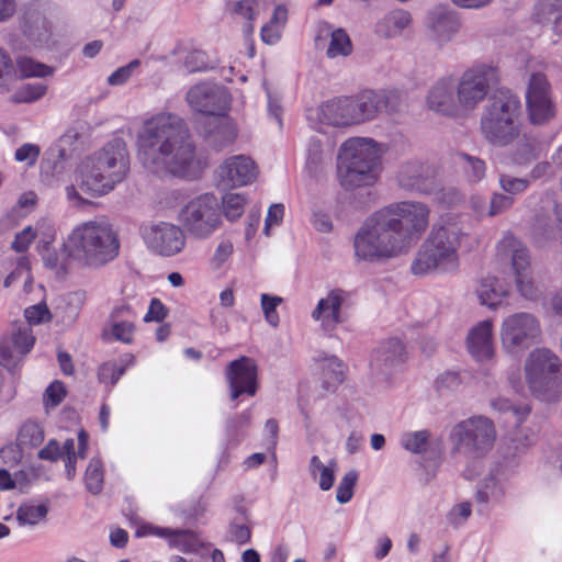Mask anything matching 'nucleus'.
<instances>
[{
	"instance_id": "1",
	"label": "nucleus",
	"mask_w": 562,
	"mask_h": 562,
	"mask_svg": "<svg viewBox=\"0 0 562 562\" xmlns=\"http://www.w3.org/2000/svg\"><path fill=\"white\" fill-rule=\"evenodd\" d=\"M136 147L140 164L151 173L186 178L199 170L190 131L177 114L162 111L144 119Z\"/></svg>"
},
{
	"instance_id": "2",
	"label": "nucleus",
	"mask_w": 562,
	"mask_h": 562,
	"mask_svg": "<svg viewBox=\"0 0 562 562\" xmlns=\"http://www.w3.org/2000/svg\"><path fill=\"white\" fill-rule=\"evenodd\" d=\"M428 225V213H371L353 235L355 259L383 263L406 255Z\"/></svg>"
},
{
	"instance_id": "3",
	"label": "nucleus",
	"mask_w": 562,
	"mask_h": 562,
	"mask_svg": "<svg viewBox=\"0 0 562 562\" xmlns=\"http://www.w3.org/2000/svg\"><path fill=\"white\" fill-rule=\"evenodd\" d=\"M469 238L460 217L442 213L411 265L415 276L453 274L460 268L459 248Z\"/></svg>"
},
{
	"instance_id": "4",
	"label": "nucleus",
	"mask_w": 562,
	"mask_h": 562,
	"mask_svg": "<svg viewBox=\"0 0 562 562\" xmlns=\"http://www.w3.org/2000/svg\"><path fill=\"white\" fill-rule=\"evenodd\" d=\"M389 145L369 136H351L337 151L336 176L348 190L375 184L383 170Z\"/></svg>"
},
{
	"instance_id": "5",
	"label": "nucleus",
	"mask_w": 562,
	"mask_h": 562,
	"mask_svg": "<svg viewBox=\"0 0 562 562\" xmlns=\"http://www.w3.org/2000/svg\"><path fill=\"white\" fill-rule=\"evenodd\" d=\"M128 169L126 144L122 138H113L79 162L75 171V181L82 191L92 196H101L121 183Z\"/></svg>"
},
{
	"instance_id": "6",
	"label": "nucleus",
	"mask_w": 562,
	"mask_h": 562,
	"mask_svg": "<svg viewBox=\"0 0 562 562\" xmlns=\"http://www.w3.org/2000/svg\"><path fill=\"white\" fill-rule=\"evenodd\" d=\"M117 232L108 222L90 221L76 226L64 243V251L79 265L101 268L120 254Z\"/></svg>"
},
{
	"instance_id": "7",
	"label": "nucleus",
	"mask_w": 562,
	"mask_h": 562,
	"mask_svg": "<svg viewBox=\"0 0 562 562\" xmlns=\"http://www.w3.org/2000/svg\"><path fill=\"white\" fill-rule=\"evenodd\" d=\"M525 378L531 393L547 402L562 394V362L547 348L532 350L525 361Z\"/></svg>"
},
{
	"instance_id": "8",
	"label": "nucleus",
	"mask_w": 562,
	"mask_h": 562,
	"mask_svg": "<svg viewBox=\"0 0 562 562\" xmlns=\"http://www.w3.org/2000/svg\"><path fill=\"white\" fill-rule=\"evenodd\" d=\"M450 438L456 453L469 460H480L492 450L496 430L487 417L474 416L458 423Z\"/></svg>"
},
{
	"instance_id": "9",
	"label": "nucleus",
	"mask_w": 562,
	"mask_h": 562,
	"mask_svg": "<svg viewBox=\"0 0 562 562\" xmlns=\"http://www.w3.org/2000/svg\"><path fill=\"white\" fill-rule=\"evenodd\" d=\"M497 81L498 68L493 63H477L467 68L456 82L461 117L472 113Z\"/></svg>"
},
{
	"instance_id": "10",
	"label": "nucleus",
	"mask_w": 562,
	"mask_h": 562,
	"mask_svg": "<svg viewBox=\"0 0 562 562\" xmlns=\"http://www.w3.org/2000/svg\"><path fill=\"white\" fill-rule=\"evenodd\" d=\"M520 102L513 94L497 98L482 117L481 128L484 136L495 145H507L518 135L517 119Z\"/></svg>"
},
{
	"instance_id": "11",
	"label": "nucleus",
	"mask_w": 562,
	"mask_h": 562,
	"mask_svg": "<svg viewBox=\"0 0 562 562\" xmlns=\"http://www.w3.org/2000/svg\"><path fill=\"white\" fill-rule=\"evenodd\" d=\"M497 252L510 258L517 291L527 300L540 297V290L533 282L530 271V256L527 247L512 234H506L497 244Z\"/></svg>"
},
{
	"instance_id": "12",
	"label": "nucleus",
	"mask_w": 562,
	"mask_h": 562,
	"mask_svg": "<svg viewBox=\"0 0 562 562\" xmlns=\"http://www.w3.org/2000/svg\"><path fill=\"white\" fill-rule=\"evenodd\" d=\"M541 334L538 318L527 312L514 313L502 322L501 342L508 353H515L531 346Z\"/></svg>"
},
{
	"instance_id": "13",
	"label": "nucleus",
	"mask_w": 562,
	"mask_h": 562,
	"mask_svg": "<svg viewBox=\"0 0 562 562\" xmlns=\"http://www.w3.org/2000/svg\"><path fill=\"white\" fill-rule=\"evenodd\" d=\"M148 249L161 257H172L186 247V235L180 226L168 222L146 223L139 227Z\"/></svg>"
},
{
	"instance_id": "14",
	"label": "nucleus",
	"mask_w": 562,
	"mask_h": 562,
	"mask_svg": "<svg viewBox=\"0 0 562 562\" xmlns=\"http://www.w3.org/2000/svg\"><path fill=\"white\" fill-rule=\"evenodd\" d=\"M188 104L195 112L224 116L229 108L227 90L218 85L203 82L192 87L187 93Z\"/></svg>"
},
{
	"instance_id": "15",
	"label": "nucleus",
	"mask_w": 562,
	"mask_h": 562,
	"mask_svg": "<svg viewBox=\"0 0 562 562\" xmlns=\"http://www.w3.org/2000/svg\"><path fill=\"white\" fill-rule=\"evenodd\" d=\"M526 105L530 121L535 124H542L553 117L554 104L544 75H531L526 91Z\"/></svg>"
},
{
	"instance_id": "16",
	"label": "nucleus",
	"mask_w": 562,
	"mask_h": 562,
	"mask_svg": "<svg viewBox=\"0 0 562 562\" xmlns=\"http://www.w3.org/2000/svg\"><path fill=\"white\" fill-rule=\"evenodd\" d=\"M220 205L218 198L213 193H203L194 198L189 196L178 189L158 191L154 199V206L161 210L181 211H213Z\"/></svg>"
},
{
	"instance_id": "17",
	"label": "nucleus",
	"mask_w": 562,
	"mask_h": 562,
	"mask_svg": "<svg viewBox=\"0 0 562 562\" xmlns=\"http://www.w3.org/2000/svg\"><path fill=\"white\" fill-rule=\"evenodd\" d=\"M45 8L40 3L27 4L21 15V29L30 43L37 48H49L54 44L52 24Z\"/></svg>"
},
{
	"instance_id": "18",
	"label": "nucleus",
	"mask_w": 562,
	"mask_h": 562,
	"mask_svg": "<svg viewBox=\"0 0 562 562\" xmlns=\"http://www.w3.org/2000/svg\"><path fill=\"white\" fill-rule=\"evenodd\" d=\"M307 119L311 125L321 132H325L327 127L353 126L349 98H338L323 102L315 109L308 110Z\"/></svg>"
},
{
	"instance_id": "19",
	"label": "nucleus",
	"mask_w": 562,
	"mask_h": 562,
	"mask_svg": "<svg viewBox=\"0 0 562 562\" xmlns=\"http://www.w3.org/2000/svg\"><path fill=\"white\" fill-rule=\"evenodd\" d=\"M257 379L258 367L252 358L243 356L231 361L226 368L231 400L235 401L243 394L254 396L258 390Z\"/></svg>"
},
{
	"instance_id": "20",
	"label": "nucleus",
	"mask_w": 562,
	"mask_h": 562,
	"mask_svg": "<svg viewBox=\"0 0 562 562\" xmlns=\"http://www.w3.org/2000/svg\"><path fill=\"white\" fill-rule=\"evenodd\" d=\"M258 176L255 161L246 155H234L217 168V184L223 188H239L251 184Z\"/></svg>"
},
{
	"instance_id": "21",
	"label": "nucleus",
	"mask_w": 562,
	"mask_h": 562,
	"mask_svg": "<svg viewBox=\"0 0 562 562\" xmlns=\"http://www.w3.org/2000/svg\"><path fill=\"white\" fill-rule=\"evenodd\" d=\"M425 26L428 38L436 46L442 47L456 36L460 23L453 10L447 5H438L427 13Z\"/></svg>"
},
{
	"instance_id": "22",
	"label": "nucleus",
	"mask_w": 562,
	"mask_h": 562,
	"mask_svg": "<svg viewBox=\"0 0 562 562\" xmlns=\"http://www.w3.org/2000/svg\"><path fill=\"white\" fill-rule=\"evenodd\" d=\"M315 44L319 48H325V54L329 59L346 58L353 52V45L347 31L327 22L318 24Z\"/></svg>"
},
{
	"instance_id": "23",
	"label": "nucleus",
	"mask_w": 562,
	"mask_h": 562,
	"mask_svg": "<svg viewBox=\"0 0 562 562\" xmlns=\"http://www.w3.org/2000/svg\"><path fill=\"white\" fill-rule=\"evenodd\" d=\"M426 104L429 110L449 116L461 117L452 77L439 78L428 90Z\"/></svg>"
},
{
	"instance_id": "24",
	"label": "nucleus",
	"mask_w": 562,
	"mask_h": 562,
	"mask_svg": "<svg viewBox=\"0 0 562 562\" xmlns=\"http://www.w3.org/2000/svg\"><path fill=\"white\" fill-rule=\"evenodd\" d=\"M413 14L400 7L392 8L382 14L373 25V33L383 40H393L402 36L412 29Z\"/></svg>"
},
{
	"instance_id": "25",
	"label": "nucleus",
	"mask_w": 562,
	"mask_h": 562,
	"mask_svg": "<svg viewBox=\"0 0 562 562\" xmlns=\"http://www.w3.org/2000/svg\"><path fill=\"white\" fill-rule=\"evenodd\" d=\"M387 95L382 91L367 90L349 98V106L353 125H359L373 120L386 108Z\"/></svg>"
},
{
	"instance_id": "26",
	"label": "nucleus",
	"mask_w": 562,
	"mask_h": 562,
	"mask_svg": "<svg viewBox=\"0 0 562 562\" xmlns=\"http://www.w3.org/2000/svg\"><path fill=\"white\" fill-rule=\"evenodd\" d=\"M345 302V292L331 290L326 297L321 299L312 312L314 321H321L323 330L330 334L341 323L340 310Z\"/></svg>"
},
{
	"instance_id": "27",
	"label": "nucleus",
	"mask_w": 562,
	"mask_h": 562,
	"mask_svg": "<svg viewBox=\"0 0 562 562\" xmlns=\"http://www.w3.org/2000/svg\"><path fill=\"white\" fill-rule=\"evenodd\" d=\"M468 351L477 361L490 360L494 355L493 322L484 319L477 323L468 334Z\"/></svg>"
},
{
	"instance_id": "28",
	"label": "nucleus",
	"mask_w": 562,
	"mask_h": 562,
	"mask_svg": "<svg viewBox=\"0 0 562 562\" xmlns=\"http://www.w3.org/2000/svg\"><path fill=\"white\" fill-rule=\"evenodd\" d=\"M405 355L403 342L397 338H389L372 352L371 366L380 371H386L403 362Z\"/></svg>"
},
{
	"instance_id": "29",
	"label": "nucleus",
	"mask_w": 562,
	"mask_h": 562,
	"mask_svg": "<svg viewBox=\"0 0 562 562\" xmlns=\"http://www.w3.org/2000/svg\"><path fill=\"white\" fill-rule=\"evenodd\" d=\"M180 221L195 238H206L222 224L221 213H181Z\"/></svg>"
},
{
	"instance_id": "30",
	"label": "nucleus",
	"mask_w": 562,
	"mask_h": 562,
	"mask_svg": "<svg viewBox=\"0 0 562 562\" xmlns=\"http://www.w3.org/2000/svg\"><path fill=\"white\" fill-rule=\"evenodd\" d=\"M476 294L482 305L496 308L508 296L509 288L495 277H486L481 279Z\"/></svg>"
},
{
	"instance_id": "31",
	"label": "nucleus",
	"mask_w": 562,
	"mask_h": 562,
	"mask_svg": "<svg viewBox=\"0 0 562 562\" xmlns=\"http://www.w3.org/2000/svg\"><path fill=\"white\" fill-rule=\"evenodd\" d=\"M135 536L138 538L147 536L167 538L171 547L186 549L192 533L183 529H171L146 524L137 528Z\"/></svg>"
},
{
	"instance_id": "32",
	"label": "nucleus",
	"mask_w": 562,
	"mask_h": 562,
	"mask_svg": "<svg viewBox=\"0 0 562 562\" xmlns=\"http://www.w3.org/2000/svg\"><path fill=\"white\" fill-rule=\"evenodd\" d=\"M288 22V9L284 4H278L267 23L260 30L261 41L267 45L277 44L283 34Z\"/></svg>"
},
{
	"instance_id": "33",
	"label": "nucleus",
	"mask_w": 562,
	"mask_h": 562,
	"mask_svg": "<svg viewBox=\"0 0 562 562\" xmlns=\"http://www.w3.org/2000/svg\"><path fill=\"white\" fill-rule=\"evenodd\" d=\"M505 495V486L496 477L494 473H491L487 477H485L475 494L476 503L482 506L480 512H483L487 504L490 503H499Z\"/></svg>"
},
{
	"instance_id": "34",
	"label": "nucleus",
	"mask_w": 562,
	"mask_h": 562,
	"mask_svg": "<svg viewBox=\"0 0 562 562\" xmlns=\"http://www.w3.org/2000/svg\"><path fill=\"white\" fill-rule=\"evenodd\" d=\"M539 22H552L557 33L562 32V0H539L536 7Z\"/></svg>"
},
{
	"instance_id": "35",
	"label": "nucleus",
	"mask_w": 562,
	"mask_h": 562,
	"mask_svg": "<svg viewBox=\"0 0 562 562\" xmlns=\"http://www.w3.org/2000/svg\"><path fill=\"white\" fill-rule=\"evenodd\" d=\"M424 175L425 167L422 164L408 162L401 168L398 181L405 189L425 191Z\"/></svg>"
},
{
	"instance_id": "36",
	"label": "nucleus",
	"mask_w": 562,
	"mask_h": 562,
	"mask_svg": "<svg viewBox=\"0 0 562 562\" xmlns=\"http://www.w3.org/2000/svg\"><path fill=\"white\" fill-rule=\"evenodd\" d=\"M130 314L131 308L127 305L115 307L111 314L112 325L111 333L115 340L131 344L133 340L134 326L128 321H119V317L123 314Z\"/></svg>"
},
{
	"instance_id": "37",
	"label": "nucleus",
	"mask_w": 562,
	"mask_h": 562,
	"mask_svg": "<svg viewBox=\"0 0 562 562\" xmlns=\"http://www.w3.org/2000/svg\"><path fill=\"white\" fill-rule=\"evenodd\" d=\"M13 74L20 78H43L50 76L53 74V69L49 66L38 63L30 57L21 56L16 58Z\"/></svg>"
},
{
	"instance_id": "38",
	"label": "nucleus",
	"mask_w": 562,
	"mask_h": 562,
	"mask_svg": "<svg viewBox=\"0 0 562 562\" xmlns=\"http://www.w3.org/2000/svg\"><path fill=\"white\" fill-rule=\"evenodd\" d=\"M48 510V506L45 504L24 503L16 510V520L20 526H35L45 520Z\"/></svg>"
},
{
	"instance_id": "39",
	"label": "nucleus",
	"mask_w": 562,
	"mask_h": 562,
	"mask_svg": "<svg viewBox=\"0 0 562 562\" xmlns=\"http://www.w3.org/2000/svg\"><path fill=\"white\" fill-rule=\"evenodd\" d=\"M47 92V86L43 82L24 83L18 87L11 94L14 103H33L42 99Z\"/></svg>"
},
{
	"instance_id": "40",
	"label": "nucleus",
	"mask_w": 562,
	"mask_h": 562,
	"mask_svg": "<svg viewBox=\"0 0 562 562\" xmlns=\"http://www.w3.org/2000/svg\"><path fill=\"white\" fill-rule=\"evenodd\" d=\"M273 3L274 0H239L234 5V12L240 18L252 22Z\"/></svg>"
},
{
	"instance_id": "41",
	"label": "nucleus",
	"mask_w": 562,
	"mask_h": 562,
	"mask_svg": "<svg viewBox=\"0 0 562 562\" xmlns=\"http://www.w3.org/2000/svg\"><path fill=\"white\" fill-rule=\"evenodd\" d=\"M321 367L328 384H340L347 371V366L336 356H325Z\"/></svg>"
},
{
	"instance_id": "42",
	"label": "nucleus",
	"mask_w": 562,
	"mask_h": 562,
	"mask_svg": "<svg viewBox=\"0 0 562 562\" xmlns=\"http://www.w3.org/2000/svg\"><path fill=\"white\" fill-rule=\"evenodd\" d=\"M430 439V432L428 430H418L405 432L401 437V446L416 454L426 452Z\"/></svg>"
},
{
	"instance_id": "43",
	"label": "nucleus",
	"mask_w": 562,
	"mask_h": 562,
	"mask_svg": "<svg viewBox=\"0 0 562 562\" xmlns=\"http://www.w3.org/2000/svg\"><path fill=\"white\" fill-rule=\"evenodd\" d=\"M18 440L22 447H37L44 440V430L38 423L27 420L20 428Z\"/></svg>"
},
{
	"instance_id": "44",
	"label": "nucleus",
	"mask_w": 562,
	"mask_h": 562,
	"mask_svg": "<svg viewBox=\"0 0 562 562\" xmlns=\"http://www.w3.org/2000/svg\"><path fill=\"white\" fill-rule=\"evenodd\" d=\"M86 487L91 494H99L103 487V470L99 459H91L85 473Z\"/></svg>"
},
{
	"instance_id": "45",
	"label": "nucleus",
	"mask_w": 562,
	"mask_h": 562,
	"mask_svg": "<svg viewBox=\"0 0 562 562\" xmlns=\"http://www.w3.org/2000/svg\"><path fill=\"white\" fill-rule=\"evenodd\" d=\"M76 140V134L75 133H66L64 134L58 142L55 144L54 147H52L48 151V155L56 159L55 161V169H63L61 162L65 161L71 151V146Z\"/></svg>"
},
{
	"instance_id": "46",
	"label": "nucleus",
	"mask_w": 562,
	"mask_h": 562,
	"mask_svg": "<svg viewBox=\"0 0 562 562\" xmlns=\"http://www.w3.org/2000/svg\"><path fill=\"white\" fill-rule=\"evenodd\" d=\"M42 258L47 268L63 273L68 271L70 261L74 260V258L68 257L67 252L64 251V246L61 247L60 252L57 254L49 249L48 244L43 249Z\"/></svg>"
},
{
	"instance_id": "47",
	"label": "nucleus",
	"mask_w": 562,
	"mask_h": 562,
	"mask_svg": "<svg viewBox=\"0 0 562 562\" xmlns=\"http://www.w3.org/2000/svg\"><path fill=\"white\" fill-rule=\"evenodd\" d=\"M140 66L139 59H133L124 66L119 67L106 78V83L111 87H121L126 85Z\"/></svg>"
},
{
	"instance_id": "48",
	"label": "nucleus",
	"mask_w": 562,
	"mask_h": 562,
	"mask_svg": "<svg viewBox=\"0 0 562 562\" xmlns=\"http://www.w3.org/2000/svg\"><path fill=\"white\" fill-rule=\"evenodd\" d=\"M324 160V148L321 140L311 138L307 145L306 170L311 176L316 175Z\"/></svg>"
},
{
	"instance_id": "49",
	"label": "nucleus",
	"mask_w": 562,
	"mask_h": 562,
	"mask_svg": "<svg viewBox=\"0 0 562 562\" xmlns=\"http://www.w3.org/2000/svg\"><path fill=\"white\" fill-rule=\"evenodd\" d=\"M125 364H117L114 361H108L99 367L98 379L101 383H109L113 386L125 373Z\"/></svg>"
},
{
	"instance_id": "50",
	"label": "nucleus",
	"mask_w": 562,
	"mask_h": 562,
	"mask_svg": "<svg viewBox=\"0 0 562 562\" xmlns=\"http://www.w3.org/2000/svg\"><path fill=\"white\" fill-rule=\"evenodd\" d=\"M457 161L463 166L468 177L472 181H479L484 177L485 164L483 160L471 157L467 154H459L457 156Z\"/></svg>"
},
{
	"instance_id": "51",
	"label": "nucleus",
	"mask_w": 562,
	"mask_h": 562,
	"mask_svg": "<svg viewBox=\"0 0 562 562\" xmlns=\"http://www.w3.org/2000/svg\"><path fill=\"white\" fill-rule=\"evenodd\" d=\"M261 308L265 315L267 323L277 327L279 325L280 318L277 313V307L283 302V299L276 295L270 294H261Z\"/></svg>"
},
{
	"instance_id": "52",
	"label": "nucleus",
	"mask_w": 562,
	"mask_h": 562,
	"mask_svg": "<svg viewBox=\"0 0 562 562\" xmlns=\"http://www.w3.org/2000/svg\"><path fill=\"white\" fill-rule=\"evenodd\" d=\"M15 348V351L22 357L31 351L34 346L35 337L27 327H20L12 334L10 339Z\"/></svg>"
},
{
	"instance_id": "53",
	"label": "nucleus",
	"mask_w": 562,
	"mask_h": 562,
	"mask_svg": "<svg viewBox=\"0 0 562 562\" xmlns=\"http://www.w3.org/2000/svg\"><path fill=\"white\" fill-rule=\"evenodd\" d=\"M251 422V413L249 409L244 411L243 413L232 417L226 424V431L229 440L238 443L240 441L239 430L246 428L250 425Z\"/></svg>"
},
{
	"instance_id": "54",
	"label": "nucleus",
	"mask_w": 562,
	"mask_h": 562,
	"mask_svg": "<svg viewBox=\"0 0 562 562\" xmlns=\"http://www.w3.org/2000/svg\"><path fill=\"white\" fill-rule=\"evenodd\" d=\"M358 479L355 470L348 471L341 479L336 491V499L340 504L348 503L353 496V487Z\"/></svg>"
},
{
	"instance_id": "55",
	"label": "nucleus",
	"mask_w": 562,
	"mask_h": 562,
	"mask_svg": "<svg viewBox=\"0 0 562 562\" xmlns=\"http://www.w3.org/2000/svg\"><path fill=\"white\" fill-rule=\"evenodd\" d=\"M41 155V147L37 144L24 143L14 151V159L26 167H33Z\"/></svg>"
},
{
	"instance_id": "56",
	"label": "nucleus",
	"mask_w": 562,
	"mask_h": 562,
	"mask_svg": "<svg viewBox=\"0 0 562 562\" xmlns=\"http://www.w3.org/2000/svg\"><path fill=\"white\" fill-rule=\"evenodd\" d=\"M491 406L501 413H513L516 416V423H521L530 413L528 405L515 406L509 400L498 397L491 402Z\"/></svg>"
},
{
	"instance_id": "57",
	"label": "nucleus",
	"mask_w": 562,
	"mask_h": 562,
	"mask_svg": "<svg viewBox=\"0 0 562 562\" xmlns=\"http://www.w3.org/2000/svg\"><path fill=\"white\" fill-rule=\"evenodd\" d=\"M221 204L226 211H236L238 209H255L247 194L238 192H228L221 198Z\"/></svg>"
},
{
	"instance_id": "58",
	"label": "nucleus",
	"mask_w": 562,
	"mask_h": 562,
	"mask_svg": "<svg viewBox=\"0 0 562 562\" xmlns=\"http://www.w3.org/2000/svg\"><path fill=\"white\" fill-rule=\"evenodd\" d=\"M66 387L63 382L54 381L45 390L43 401L46 407L58 406L66 396Z\"/></svg>"
},
{
	"instance_id": "59",
	"label": "nucleus",
	"mask_w": 562,
	"mask_h": 562,
	"mask_svg": "<svg viewBox=\"0 0 562 562\" xmlns=\"http://www.w3.org/2000/svg\"><path fill=\"white\" fill-rule=\"evenodd\" d=\"M184 67L190 72L203 71L212 68L207 61V56L202 50L190 52L184 59Z\"/></svg>"
},
{
	"instance_id": "60",
	"label": "nucleus",
	"mask_w": 562,
	"mask_h": 562,
	"mask_svg": "<svg viewBox=\"0 0 562 562\" xmlns=\"http://www.w3.org/2000/svg\"><path fill=\"white\" fill-rule=\"evenodd\" d=\"M436 200L441 207H459L461 206L462 195L452 187L445 188L436 194Z\"/></svg>"
},
{
	"instance_id": "61",
	"label": "nucleus",
	"mask_w": 562,
	"mask_h": 562,
	"mask_svg": "<svg viewBox=\"0 0 562 562\" xmlns=\"http://www.w3.org/2000/svg\"><path fill=\"white\" fill-rule=\"evenodd\" d=\"M234 250L233 243L228 239H223L218 243L214 255L211 259V265L214 269H220L232 256Z\"/></svg>"
},
{
	"instance_id": "62",
	"label": "nucleus",
	"mask_w": 562,
	"mask_h": 562,
	"mask_svg": "<svg viewBox=\"0 0 562 562\" xmlns=\"http://www.w3.org/2000/svg\"><path fill=\"white\" fill-rule=\"evenodd\" d=\"M24 317L30 325H37L50 318L46 304L40 303L25 308Z\"/></svg>"
},
{
	"instance_id": "63",
	"label": "nucleus",
	"mask_w": 562,
	"mask_h": 562,
	"mask_svg": "<svg viewBox=\"0 0 562 562\" xmlns=\"http://www.w3.org/2000/svg\"><path fill=\"white\" fill-rule=\"evenodd\" d=\"M460 374L456 371L442 373L436 381V387L439 392L456 391L461 385Z\"/></svg>"
},
{
	"instance_id": "64",
	"label": "nucleus",
	"mask_w": 562,
	"mask_h": 562,
	"mask_svg": "<svg viewBox=\"0 0 562 562\" xmlns=\"http://www.w3.org/2000/svg\"><path fill=\"white\" fill-rule=\"evenodd\" d=\"M20 358H22V356L15 351V348L10 339L0 341V364L10 367L15 364Z\"/></svg>"
}]
</instances>
